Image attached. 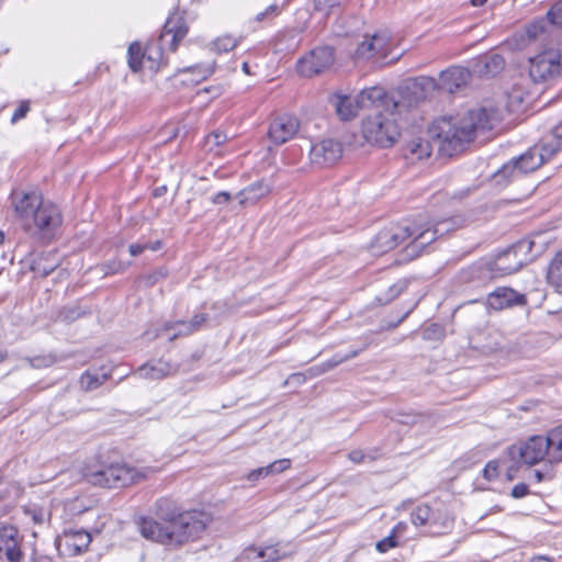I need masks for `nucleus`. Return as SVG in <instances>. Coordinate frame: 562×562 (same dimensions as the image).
<instances>
[{
	"mask_svg": "<svg viewBox=\"0 0 562 562\" xmlns=\"http://www.w3.org/2000/svg\"><path fill=\"white\" fill-rule=\"evenodd\" d=\"M501 120L499 111L492 106L469 110L461 117H442L431 127V133L439 140L442 153L452 156L472 142L479 131L492 130Z\"/></svg>",
	"mask_w": 562,
	"mask_h": 562,
	"instance_id": "obj_1",
	"label": "nucleus"
},
{
	"mask_svg": "<svg viewBox=\"0 0 562 562\" xmlns=\"http://www.w3.org/2000/svg\"><path fill=\"white\" fill-rule=\"evenodd\" d=\"M9 201L14 218L31 236L52 237L61 225L59 209L36 190L14 189Z\"/></svg>",
	"mask_w": 562,
	"mask_h": 562,
	"instance_id": "obj_2",
	"label": "nucleus"
},
{
	"mask_svg": "<svg viewBox=\"0 0 562 562\" xmlns=\"http://www.w3.org/2000/svg\"><path fill=\"white\" fill-rule=\"evenodd\" d=\"M156 515L173 531H186L188 541L198 539L212 521L203 510H181L176 502L160 498L156 503Z\"/></svg>",
	"mask_w": 562,
	"mask_h": 562,
	"instance_id": "obj_3",
	"label": "nucleus"
},
{
	"mask_svg": "<svg viewBox=\"0 0 562 562\" xmlns=\"http://www.w3.org/2000/svg\"><path fill=\"white\" fill-rule=\"evenodd\" d=\"M188 34V26L180 15L170 16L164 25L157 42L149 43L143 53L144 66L151 72H157L167 64L164 58V47L175 52L180 41Z\"/></svg>",
	"mask_w": 562,
	"mask_h": 562,
	"instance_id": "obj_4",
	"label": "nucleus"
},
{
	"mask_svg": "<svg viewBox=\"0 0 562 562\" xmlns=\"http://www.w3.org/2000/svg\"><path fill=\"white\" fill-rule=\"evenodd\" d=\"M535 246V240L521 239L517 241L496 255L495 259L488 263V270L494 277L508 276L519 271L541 252V247L533 252L532 249Z\"/></svg>",
	"mask_w": 562,
	"mask_h": 562,
	"instance_id": "obj_5",
	"label": "nucleus"
},
{
	"mask_svg": "<svg viewBox=\"0 0 562 562\" xmlns=\"http://www.w3.org/2000/svg\"><path fill=\"white\" fill-rule=\"evenodd\" d=\"M401 112L402 109L390 110V112L375 111L374 114L367 116L362 122V134L366 140L380 147L392 146L400 136L395 114Z\"/></svg>",
	"mask_w": 562,
	"mask_h": 562,
	"instance_id": "obj_6",
	"label": "nucleus"
},
{
	"mask_svg": "<svg viewBox=\"0 0 562 562\" xmlns=\"http://www.w3.org/2000/svg\"><path fill=\"white\" fill-rule=\"evenodd\" d=\"M146 477L144 471L125 463H115L87 473L89 483L100 487L120 488Z\"/></svg>",
	"mask_w": 562,
	"mask_h": 562,
	"instance_id": "obj_7",
	"label": "nucleus"
},
{
	"mask_svg": "<svg viewBox=\"0 0 562 562\" xmlns=\"http://www.w3.org/2000/svg\"><path fill=\"white\" fill-rule=\"evenodd\" d=\"M464 222L463 216L456 215L449 218L438 220L435 223L418 224V234L415 235V238L405 247L406 256L409 259L416 258L426 246L449 232L462 227Z\"/></svg>",
	"mask_w": 562,
	"mask_h": 562,
	"instance_id": "obj_8",
	"label": "nucleus"
},
{
	"mask_svg": "<svg viewBox=\"0 0 562 562\" xmlns=\"http://www.w3.org/2000/svg\"><path fill=\"white\" fill-rule=\"evenodd\" d=\"M562 149V122L553 127L549 140L541 145L533 146L514 160L518 165L521 173L525 176L537 170L544 162L549 161L558 151Z\"/></svg>",
	"mask_w": 562,
	"mask_h": 562,
	"instance_id": "obj_9",
	"label": "nucleus"
},
{
	"mask_svg": "<svg viewBox=\"0 0 562 562\" xmlns=\"http://www.w3.org/2000/svg\"><path fill=\"white\" fill-rule=\"evenodd\" d=\"M418 234L417 224H391L382 228L370 245L373 255H383L393 250L406 240L411 241Z\"/></svg>",
	"mask_w": 562,
	"mask_h": 562,
	"instance_id": "obj_10",
	"label": "nucleus"
},
{
	"mask_svg": "<svg viewBox=\"0 0 562 562\" xmlns=\"http://www.w3.org/2000/svg\"><path fill=\"white\" fill-rule=\"evenodd\" d=\"M507 454L517 465L549 462L548 440H546V436H532L524 442L509 447Z\"/></svg>",
	"mask_w": 562,
	"mask_h": 562,
	"instance_id": "obj_11",
	"label": "nucleus"
},
{
	"mask_svg": "<svg viewBox=\"0 0 562 562\" xmlns=\"http://www.w3.org/2000/svg\"><path fill=\"white\" fill-rule=\"evenodd\" d=\"M137 525L142 536L148 540L169 546H181L188 542L186 531H173L166 524L154 518L140 517Z\"/></svg>",
	"mask_w": 562,
	"mask_h": 562,
	"instance_id": "obj_12",
	"label": "nucleus"
},
{
	"mask_svg": "<svg viewBox=\"0 0 562 562\" xmlns=\"http://www.w3.org/2000/svg\"><path fill=\"white\" fill-rule=\"evenodd\" d=\"M561 69V55L558 49H546L530 58L529 75L535 82L555 78Z\"/></svg>",
	"mask_w": 562,
	"mask_h": 562,
	"instance_id": "obj_13",
	"label": "nucleus"
},
{
	"mask_svg": "<svg viewBox=\"0 0 562 562\" xmlns=\"http://www.w3.org/2000/svg\"><path fill=\"white\" fill-rule=\"evenodd\" d=\"M334 61L333 47L319 46L297 61L296 70L301 76L310 78L328 69Z\"/></svg>",
	"mask_w": 562,
	"mask_h": 562,
	"instance_id": "obj_14",
	"label": "nucleus"
},
{
	"mask_svg": "<svg viewBox=\"0 0 562 562\" xmlns=\"http://www.w3.org/2000/svg\"><path fill=\"white\" fill-rule=\"evenodd\" d=\"M361 109L374 106L376 111L390 112L400 111L404 104L400 100L389 97L383 88L371 87L357 94Z\"/></svg>",
	"mask_w": 562,
	"mask_h": 562,
	"instance_id": "obj_15",
	"label": "nucleus"
},
{
	"mask_svg": "<svg viewBox=\"0 0 562 562\" xmlns=\"http://www.w3.org/2000/svg\"><path fill=\"white\" fill-rule=\"evenodd\" d=\"M341 156L342 145L333 138H325L314 143L310 150L311 162L319 167L331 166Z\"/></svg>",
	"mask_w": 562,
	"mask_h": 562,
	"instance_id": "obj_16",
	"label": "nucleus"
},
{
	"mask_svg": "<svg viewBox=\"0 0 562 562\" xmlns=\"http://www.w3.org/2000/svg\"><path fill=\"white\" fill-rule=\"evenodd\" d=\"M300 122L296 117L284 114L277 116L269 126L268 138L274 145H283L299 132Z\"/></svg>",
	"mask_w": 562,
	"mask_h": 562,
	"instance_id": "obj_17",
	"label": "nucleus"
},
{
	"mask_svg": "<svg viewBox=\"0 0 562 562\" xmlns=\"http://www.w3.org/2000/svg\"><path fill=\"white\" fill-rule=\"evenodd\" d=\"M0 553H4L10 562H19L22 559L21 538L14 526L0 528Z\"/></svg>",
	"mask_w": 562,
	"mask_h": 562,
	"instance_id": "obj_18",
	"label": "nucleus"
},
{
	"mask_svg": "<svg viewBox=\"0 0 562 562\" xmlns=\"http://www.w3.org/2000/svg\"><path fill=\"white\" fill-rule=\"evenodd\" d=\"M527 303V299L524 294L510 288H497L495 291L488 294L487 305L496 311H501L515 305L522 306Z\"/></svg>",
	"mask_w": 562,
	"mask_h": 562,
	"instance_id": "obj_19",
	"label": "nucleus"
},
{
	"mask_svg": "<svg viewBox=\"0 0 562 562\" xmlns=\"http://www.w3.org/2000/svg\"><path fill=\"white\" fill-rule=\"evenodd\" d=\"M329 103L334 106L336 114L342 121L353 119L361 110L358 97L342 93H334L329 97Z\"/></svg>",
	"mask_w": 562,
	"mask_h": 562,
	"instance_id": "obj_20",
	"label": "nucleus"
},
{
	"mask_svg": "<svg viewBox=\"0 0 562 562\" xmlns=\"http://www.w3.org/2000/svg\"><path fill=\"white\" fill-rule=\"evenodd\" d=\"M178 367L162 359L151 360L140 366L136 374L143 379L160 380L176 374Z\"/></svg>",
	"mask_w": 562,
	"mask_h": 562,
	"instance_id": "obj_21",
	"label": "nucleus"
},
{
	"mask_svg": "<svg viewBox=\"0 0 562 562\" xmlns=\"http://www.w3.org/2000/svg\"><path fill=\"white\" fill-rule=\"evenodd\" d=\"M470 71L463 67H450L440 74L442 89L453 93L460 87L465 86L470 79Z\"/></svg>",
	"mask_w": 562,
	"mask_h": 562,
	"instance_id": "obj_22",
	"label": "nucleus"
},
{
	"mask_svg": "<svg viewBox=\"0 0 562 562\" xmlns=\"http://www.w3.org/2000/svg\"><path fill=\"white\" fill-rule=\"evenodd\" d=\"M504 67V58L498 54H491L482 56L476 60L474 71L480 76H495Z\"/></svg>",
	"mask_w": 562,
	"mask_h": 562,
	"instance_id": "obj_23",
	"label": "nucleus"
},
{
	"mask_svg": "<svg viewBox=\"0 0 562 562\" xmlns=\"http://www.w3.org/2000/svg\"><path fill=\"white\" fill-rule=\"evenodd\" d=\"M385 48L386 40L383 36L373 34L370 37H366V40L358 45L356 49V56L358 58L368 59L376 54L383 53Z\"/></svg>",
	"mask_w": 562,
	"mask_h": 562,
	"instance_id": "obj_24",
	"label": "nucleus"
},
{
	"mask_svg": "<svg viewBox=\"0 0 562 562\" xmlns=\"http://www.w3.org/2000/svg\"><path fill=\"white\" fill-rule=\"evenodd\" d=\"M524 175L521 173L518 165L515 162L514 158L504 164L494 175L493 182L504 188L508 186L510 182L521 178Z\"/></svg>",
	"mask_w": 562,
	"mask_h": 562,
	"instance_id": "obj_25",
	"label": "nucleus"
},
{
	"mask_svg": "<svg viewBox=\"0 0 562 562\" xmlns=\"http://www.w3.org/2000/svg\"><path fill=\"white\" fill-rule=\"evenodd\" d=\"M549 463L562 462V425L548 431Z\"/></svg>",
	"mask_w": 562,
	"mask_h": 562,
	"instance_id": "obj_26",
	"label": "nucleus"
},
{
	"mask_svg": "<svg viewBox=\"0 0 562 562\" xmlns=\"http://www.w3.org/2000/svg\"><path fill=\"white\" fill-rule=\"evenodd\" d=\"M270 192V187L263 181H257L249 184L238 193L239 203H256L261 198L266 196Z\"/></svg>",
	"mask_w": 562,
	"mask_h": 562,
	"instance_id": "obj_27",
	"label": "nucleus"
},
{
	"mask_svg": "<svg viewBox=\"0 0 562 562\" xmlns=\"http://www.w3.org/2000/svg\"><path fill=\"white\" fill-rule=\"evenodd\" d=\"M66 544L74 550L76 554L86 551L92 540L91 535L86 530L65 531Z\"/></svg>",
	"mask_w": 562,
	"mask_h": 562,
	"instance_id": "obj_28",
	"label": "nucleus"
},
{
	"mask_svg": "<svg viewBox=\"0 0 562 562\" xmlns=\"http://www.w3.org/2000/svg\"><path fill=\"white\" fill-rule=\"evenodd\" d=\"M366 348H367V346H363L361 349H359V350H351L350 352H348L347 355H344V356H341L339 353H336L329 360H327L326 362L322 363L321 366L315 367V368H311L308 370L310 376H315V375L325 373V372L336 368L340 363H342V362H345L347 360L356 358Z\"/></svg>",
	"mask_w": 562,
	"mask_h": 562,
	"instance_id": "obj_29",
	"label": "nucleus"
},
{
	"mask_svg": "<svg viewBox=\"0 0 562 562\" xmlns=\"http://www.w3.org/2000/svg\"><path fill=\"white\" fill-rule=\"evenodd\" d=\"M292 552V550L286 551L285 547H281L280 543L267 546L259 549L256 559L252 562H277L290 555Z\"/></svg>",
	"mask_w": 562,
	"mask_h": 562,
	"instance_id": "obj_30",
	"label": "nucleus"
},
{
	"mask_svg": "<svg viewBox=\"0 0 562 562\" xmlns=\"http://www.w3.org/2000/svg\"><path fill=\"white\" fill-rule=\"evenodd\" d=\"M109 376V373L105 372L88 370L80 376V387L86 392L93 391L101 386Z\"/></svg>",
	"mask_w": 562,
	"mask_h": 562,
	"instance_id": "obj_31",
	"label": "nucleus"
},
{
	"mask_svg": "<svg viewBox=\"0 0 562 562\" xmlns=\"http://www.w3.org/2000/svg\"><path fill=\"white\" fill-rule=\"evenodd\" d=\"M144 49L142 48L140 44L138 42H134L128 46L127 49V63L128 67L133 72H137L143 68L144 65V57H143Z\"/></svg>",
	"mask_w": 562,
	"mask_h": 562,
	"instance_id": "obj_32",
	"label": "nucleus"
},
{
	"mask_svg": "<svg viewBox=\"0 0 562 562\" xmlns=\"http://www.w3.org/2000/svg\"><path fill=\"white\" fill-rule=\"evenodd\" d=\"M547 277L552 285L562 288V251L558 252L552 259Z\"/></svg>",
	"mask_w": 562,
	"mask_h": 562,
	"instance_id": "obj_33",
	"label": "nucleus"
},
{
	"mask_svg": "<svg viewBox=\"0 0 562 562\" xmlns=\"http://www.w3.org/2000/svg\"><path fill=\"white\" fill-rule=\"evenodd\" d=\"M406 150L417 159L427 158L431 154L430 144L427 140L416 138L406 145Z\"/></svg>",
	"mask_w": 562,
	"mask_h": 562,
	"instance_id": "obj_34",
	"label": "nucleus"
},
{
	"mask_svg": "<svg viewBox=\"0 0 562 562\" xmlns=\"http://www.w3.org/2000/svg\"><path fill=\"white\" fill-rule=\"evenodd\" d=\"M207 321L206 314H196L192 317V319L189 322V325H186V329H179L178 331L173 333L169 339L173 340L181 336H188L192 333L199 330L203 324Z\"/></svg>",
	"mask_w": 562,
	"mask_h": 562,
	"instance_id": "obj_35",
	"label": "nucleus"
},
{
	"mask_svg": "<svg viewBox=\"0 0 562 562\" xmlns=\"http://www.w3.org/2000/svg\"><path fill=\"white\" fill-rule=\"evenodd\" d=\"M296 37H297V34L293 30L280 33L276 37V46H277V48L279 50H283V49L291 50V49H294L299 45V40Z\"/></svg>",
	"mask_w": 562,
	"mask_h": 562,
	"instance_id": "obj_36",
	"label": "nucleus"
},
{
	"mask_svg": "<svg viewBox=\"0 0 562 562\" xmlns=\"http://www.w3.org/2000/svg\"><path fill=\"white\" fill-rule=\"evenodd\" d=\"M238 43L239 40L231 35H223L212 42V49L218 54L228 53L233 50Z\"/></svg>",
	"mask_w": 562,
	"mask_h": 562,
	"instance_id": "obj_37",
	"label": "nucleus"
},
{
	"mask_svg": "<svg viewBox=\"0 0 562 562\" xmlns=\"http://www.w3.org/2000/svg\"><path fill=\"white\" fill-rule=\"evenodd\" d=\"M431 515V509L428 505H418L411 514L412 524L415 526L426 525Z\"/></svg>",
	"mask_w": 562,
	"mask_h": 562,
	"instance_id": "obj_38",
	"label": "nucleus"
},
{
	"mask_svg": "<svg viewBox=\"0 0 562 562\" xmlns=\"http://www.w3.org/2000/svg\"><path fill=\"white\" fill-rule=\"evenodd\" d=\"M341 0H314V10L323 16H328L340 7Z\"/></svg>",
	"mask_w": 562,
	"mask_h": 562,
	"instance_id": "obj_39",
	"label": "nucleus"
},
{
	"mask_svg": "<svg viewBox=\"0 0 562 562\" xmlns=\"http://www.w3.org/2000/svg\"><path fill=\"white\" fill-rule=\"evenodd\" d=\"M548 23L544 20H539L530 25L526 30V34L529 40H538L547 32Z\"/></svg>",
	"mask_w": 562,
	"mask_h": 562,
	"instance_id": "obj_40",
	"label": "nucleus"
},
{
	"mask_svg": "<svg viewBox=\"0 0 562 562\" xmlns=\"http://www.w3.org/2000/svg\"><path fill=\"white\" fill-rule=\"evenodd\" d=\"M407 288V282L405 280H400L393 285H391L387 290V293L384 299H379L383 301V303H389L395 297H397L405 289Z\"/></svg>",
	"mask_w": 562,
	"mask_h": 562,
	"instance_id": "obj_41",
	"label": "nucleus"
},
{
	"mask_svg": "<svg viewBox=\"0 0 562 562\" xmlns=\"http://www.w3.org/2000/svg\"><path fill=\"white\" fill-rule=\"evenodd\" d=\"M547 15L552 25L562 26V0L554 3Z\"/></svg>",
	"mask_w": 562,
	"mask_h": 562,
	"instance_id": "obj_42",
	"label": "nucleus"
},
{
	"mask_svg": "<svg viewBox=\"0 0 562 562\" xmlns=\"http://www.w3.org/2000/svg\"><path fill=\"white\" fill-rule=\"evenodd\" d=\"M498 467L499 461L497 460H492L487 462V464L483 469V477L488 481L496 479L498 476Z\"/></svg>",
	"mask_w": 562,
	"mask_h": 562,
	"instance_id": "obj_43",
	"label": "nucleus"
},
{
	"mask_svg": "<svg viewBox=\"0 0 562 562\" xmlns=\"http://www.w3.org/2000/svg\"><path fill=\"white\" fill-rule=\"evenodd\" d=\"M147 248H150L151 250H157L160 248V241H156L154 245L132 244L128 249H130V254L135 257V256L140 255Z\"/></svg>",
	"mask_w": 562,
	"mask_h": 562,
	"instance_id": "obj_44",
	"label": "nucleus"
},
{
	"mask_svg": "<svg viewBox=\"0 0 562 562\" xmlns=\"http://www.w3.org/2000/svg\"><path fill=\"white\" fill-rule=\"evenodd\" d=\"M226 139H227L226 134L215 131L206 136V144L210 145L211 147L220 146V145L224 144L226 142Z\"/></svg>",
	"mask_w": 562,
	"mask_h": 562,
	"instance_id": "obj_45",
	"label": "nucleus"
},
{
	"mask_svg": "<svg viewBox=\"0 0 562 562\" xmlns=\"http://www.w3.org/2000/svg\"><path fill=\"white\" fill-rule=\"evenodd\" d=\"M396 547V540L394 533L385 537L384 539L376 542V550L379 552H386L389 549Z\"/></svg>",
	"mask_w": 562,
	"mask_h": 562,
	"instance_id": "obj_46",
	"label": "nucleus"
},
{
	"mask_svg": "<svg viewBox=\"0 0 562 562\" xmlns=\"http://www.w3.org/2000/svg\"><path fill=\"white\" fill-rule=\"evenodd\" d=\"M280 13V8L277 4L269 5L265 11L256 15V21L261 22L268 18L277 16Z\"/></svg>",
	"mask_w": 562,
	"mask_h": 562,
	"instance_id": "obj_47",
	"label": "nucleus"
},
{
	"mask_svg": "<svg viewBox=\"0 0 562 562\" xmlns=\"http://www.w3.org/2000/svg\"><path fill=\"white\" fill-rule=\"evenodd\" d=\"M186 325H189V322H184V321H178V322H166L160 330V333L156 334V336L158 335H161L162 333L165 331H169L171 329H177V331L179 329H186Z\"/></svg>",
	"mask_w": 562,
	"mask_h": 562,
	"instance_id": "obj_48",
	"label": "nucleus"
},
{
	"mask_svg": "<svg viewBox=\"0 0 562 562\" xmlns=\"http://www.w3.org/2000/svg\"><path fill=\"white\" fill-rule=\"evenodd\" d=\"M397 416V422L404 425H414L420 419V415L412 413H400Z\"/></svg>",
	"mask_w": 562,
	"mask_h": 562,
	"instance_id": "obj_49",
	"label": "nucleus"
},
{
	"mask_svg": "<svg viewBox=\"0 0 562 562\" xmlns=\"http://www.w3.org/2000/svg\"><path fill=\"white\" fill-rule=\"evenodd\" d=\"M30 111V105L27 102H22L18 109L14 111L12 117H11V122L12 123H15L18 122L19 120L23 119L27 112Z\"/></svg>",
	"mask_w": 562,
	"mask_h": 562,
	"instance_id": "obj_50",
	"label": "nucleus"
},
{
	"mask_svg": "<svg viewBox=\"0 0 562 562\" xmlns=\"http://www.w3.org/2000/svg\"><path fill=\"white\" fill-rule=\"evenodd\" d=\"M80 315H81V312L79 311V308L68 307L61 312L60 317L66 322H72V321L77 319Z\"/></svg>",
	"mask_w": 562,
	"mask_h": 562,
	"instance_id": "obj_51",
	"label": "nucleus"
},
{
	"mask_svg": "<svg viewBox=\"0 0 562 562\" xmlns=\"http://www.w3.org/2000/svg\"><path fill=\"white\" fill-rule=\"evenodd\" d=\"M259 549L255 547H249L243 551L239 557V562H252L256 559Z\"/></svg>",
	"mask_w": 562,
	"mask_h": 562,
	"instance_id": "obj_52",
	"label": "nucleus"
},
{
	"mask_svg": "<svg viewBox=\"0 0 562 562\" xmlns=\"http://www.w3.org/2000/svg\"><path fill=\"white\" fill-rule=\"evenodd\" d=\"M512 496L514 498H521L529 494L528 485L525 483L516 484L512 490Z\"/></svg>",
	"mask_w": 562,
	"mask_h": 562,
	"instance_id": "obj_53",
	"label": "nucleus"
},
{
	"mask_svg": "<svg viewBox=\"0 0 562 562\" xmlns=\"http://www.w3.org/2000/svg\"><path fill=\"white\" fill-rule=\"evenodd\" d=\"M272 465H273L276 474L282 473L283 471H285L286 469L290 468L291 460L290 459H280V460L273 461Z\"/></svg>",
	"mask_w": 562,
	"mask_h": 562,
	"instance_id": "obj_54",
	"label": "nucleus"
},
{
	"mask_svg": "<svg viewBox=\"0 0 562 562\" xmlns=\"http://www.w3.org/2000/svg\"><path fill=\"white\" fill-rule=\"evenodd\" d=\"M53 363H54V359L50 356H45V357L35 358V359L31 360V364L35 368L48 367Z\"/></svg>",
	"mask_w": 562,
	"mask_h": 562,
	"instance_id": "obj_55",
	"label": "nucleus"
},
{
	"mask_svg": "<svg viewBox=\"0 0 562 562\" xmlns=\"http://www.w3.org/2000/svg\"><path fill=\"white\" fill-rule=\"evenodd\" d=\"M231 194L227 191H221L212 198L214 204H225L231 201Z\"/></svg>",
	"mask_w": 562,
	"mask_h": 562,
	"instance_id": "obj_56",
	"label": "nucleus"
},
{
	"mask_svg": "<svg viewBox=\"0 0 562 562\" xmlns=\"http://www.w3.org/2000/svg\"><path fill=\"white\" fill-rule=\"evenodd\" d=\"M348 459L353 463H362L366 459V454L362 450H352L348 453Z\"/></svg>",
	"mask_w": 562,
	"mask_h": 562,
	"instance_id": "obj_57",
	"label": "nucleus"
},
{
	"mask_svg": "<svg viewBox=\"0 0 562 562\" xmlns=\"http://www.w3.org/2000/svg\"><path fill=\"white\" fill-rule=\"evenodd\" d=\"M306 381V375L304 373H292L284 382V384L288 383H294V384H302Z\"/></svg>",
	"mask_w": 562,
	"mask_h": 562,
	"instance_id": "obj_58",
	"label": "nucleus"
},
{
	"mask_svg": "<svg viewBox=\"0 0 562 562\" xmlns=\"http://www.w3.org/2000/svg\"><path fill=\"white\" fill-rule=\"evenodd\" d=\"M441 333V328L437 324H431L424 329V338L429 339L434 335H439Z\"/></svg>",
	"mask_w": 562,
	"mask_h": 562,
	"instance_id": "obj_59",
	"label": "nucleus"
},
{
	"mask_svg": "<svg viewBox=\"0 0 562 562\" xmlns=\"http://www.w3.org/2000/svg\"><path fill=\"white\" fill-rule=\"evenodd\" d=\"M263 476H266V475H265V472H263L262 467H261V468L252 470L248 474V480L251 481V482H257L259 479H261Z\"/></svg>",
	"mask_w": 562,
	"mask_h": 562,
	"instance_id": "obj_60",
	"label": "nucleus"
},
{
	"mask_svg": "<svg viewBox=\"0 0 562 562\" xmlns=\"http://www.w3.org/2000/svg\"><path fill=\"white\" fill-rule=\"evenodd\" d=\"M195 69H196V70H199V75L201 76V78H202V79L207 78L210 75H212V72H213V70H214V69H213V67H210V66L204 67V68H203V69H201V70H200V67H198V66L192 67V68H189V70H193V71H194Z\"/></svg>",
	"mask_w": 562,
	"mask_h": 562,
	"instance_id": "obj_61",
	"label": "nucleus"
},
{
	"mask_svg": "<svg viewBox=\"0 0 562 562\" xmlns=\"http://www.w3.org/2000/svg\"><path fill=\"white\" fill-rule=\"evenodd\" d=\"M56 268V265H52V266H45L43 267V269L41 268V262H37L36 263V267H34L33 269L37 272H41L43 276H48L54 269Z\"/></svg>",
	"mask_w": 562,
	"mask_h": 562,
	"instance_id": "obj_62",
	"label": "nucleus"
},
{
	"mask_svg": "<svg viewBox=\"0 0 562 562\" xmlns=\"http://www.w3.org/2000/svg\"><path fill=\"white\" fill-rule=\"evenodd\" d=\"M530 562H554L553 559L547 555H538L530 559Z\"/></svg>",
	"mask_w": 562,
	"mask_h": 562,
	"instance_id": "obj_63",
	"label": "nucleus"
},
{
	"mask_svg": "<svg viewBox=\"0 0 562 562\" xmlns=\"http://www.w3.org/2000/svg\"><path fill=\"white\" fill-rule=\"evenodd\" d=\"M166 192H167V186L164 184V186L155 188L154 195L156 198H159V196H162L164 194H166Z\"/></svg>",
	"mask_w": 562,
	"mask_h": 562,
	"instance_id": "obj_64",
	"label": "nucleus"
}]
</instances>
